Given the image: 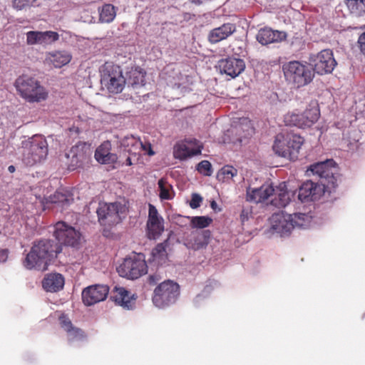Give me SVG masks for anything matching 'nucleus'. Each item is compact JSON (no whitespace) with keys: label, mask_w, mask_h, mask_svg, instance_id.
<instances>
[{"label":"nucleus","mask_w":365,"mask_h":365,"mask_svg":"<svg viewBox=\"0 0 365 365\" xmlns=\"http://www.w3.org/2000/svg\"><path fill=\"white\" fill-rule=\"evenodd\" d=\"M61 250L59 246L51 240L35 242L24 260V265L29 269L44 271Z\"/></svg>","instance_id":"f257e3e1"},{"label":"nucleus","mask_w":365,"mask_h":365,"mask_svg":"<svg viewBox=\"0 0 365 365\" xmlns=\"http://www.w3.org/2000/svg\"><path fill=\"white\" fill-rule=\"evenodd\" d=\"M19 96L29 103H39L48 97V91L35 78L23 75L14 83Z\"/></svg>","instance_id":"f03ea898"},{"label":"nucleus","mask_w":365,"mask_h":365,"mask_svg":"<svg viewBox=\"0 0 365 365\" xmlns=\"http://www.w3.org/2000/svg\"><path fill=\"white\" fill-rule=\"evenodd\" d=\"M303 142L299 135L289 132L279 133L275 138L272 149L277 155L294 160L297 158Z\"/></svg>","instance_id":"7ed1b4c3"},{"label":"nucleus","mask_w":365,"mask_h":365,"mask_svg":"<svg viewBox=\"0 0 365 365\" xmlns=\"http://www.w3.org/2000/svg\"><path fill=\"white\" fill-rule=\"evenodd\" d=\"M282 70L286 81L297 88L309 84L314 76V71L311 68L297 61L284 64Z\"/></svg>","instance_id":"20e7f679"},{"label":"nucleus","mask_w":365,"mask_h":365,"mask_svg":"<svg viewBox=\"0 0 365 365\" xmlns=\"http://www.w3.org/2000/svg\"><path fill=\"white\" fill-rule=\"evenodd\" d=\"M23 161L29 166L43 161L48 155V143L40 135H34L24 143Z\"/></svg>","instance_id":"39448f33"},{"label":"nucleus","mask_w":365,"mask_h":365,"mask_svg":"<svg viewBox=\"0 0 365 365\" xmlns=\"http://www.w3.org/2000/svg\"><path fill=\"white\" fill-rule=\"evenodd\" d=\"M118 274L128 279H136L148 272L145 255L133 252L127 256L116 269Z\"/></svg>","instance_id":"423d86ee"},{"label":"nucleus","mask_w":365,"mask_h":365,"mask_svg":"<svg viewBox=\"0 0 365 365\" xmlns=\"http://www.w3.org/2000/svg\"><path fill=\"white\" fill-rule=\"evenodd\" d=\"M101 82L110 93H120L125 86V76L122 70L118 65L106 62L100 68Z\"/></svg>","instance_id":"0eeeda50"},{"label":"nucleus","mask_w":365,"mask_h":365,"mask_svg":"<svg viewBox=\"0 0 365 365\" xmlns=\"http://www.w3.org/2000/svg\"><path fill=\"white\" fill-rule=\"evenodd\" d=\"M178 284L171 280L160 283L154 290L153 296V304L163 308L175 303L180 294Z\"/></svg>","instance_id":"6e6552de"},{"label":"nucleus","mask_w":365,"mask_h":365,"mask_svg":"<svg viewBox=\"0 0 365 365\" xmlns=\"http://www.w3.org/2000/svg\"><path fill=\"white\" fill-rule=\"evenodd\" d=\"M125 212V206L120 202H100L97 209L98 221L104 226H113L121 221L120 214Z\"/></svg>","instance_id":"1a4fd4ad"},{"label":"nucleus","mask_w":365,"mask_h":365,"mask_svg":"<svg viewBox=\"0 0 365 365\" xmlns=\"http://www.w3.org/2000/svg\"><path fill=\"white\" fill-rule=\"evenodd\" d=\"M309 61L314 73L320 75L331 73L337 64L330 49H324L317 54L310 55Z\"/></svg>","instance_id":"9d476101"},{"label":"nucleus","mask_w":365,"mask_h":365,"mask_svg":"<svg viewBox=\"0 0 365 365\" xmlns=\"http://www.w3.org/2000/svg\"><path fill=\"white\" fill-rule=\"evenodd\" d=\"M310 173L318 176L320 179L327 180V182H335L341 180L339 169L332 159L310 165L307 170V174L309 175Z\"/></svg>","instance_id":"9b49d317"},{"label":"nucleus","mask_w":365,"mask_h":365,"mask_svg":"<svg viewBox=\"0 0 365 365\" xmlns=\"http://www.w3.org/2000/svg\"><path fill=\"white\" fill-rule=\"evenodd\" d=\"M53 235L60 244L73 247L79 245L81 237L78 230L63 221L55 224Z\"/></svg>","instance_id":"f8f14e48"},{"label":"nucleus","mask_w":365,"mask_h":365,"mask_svg":"<svg viewBox=\"0 0 365 365\" xmlns=\"http://www.w3.org/2000/svg\"><path fill=\"white\" fill-rule=\"evenodd\" d=\"M76 194H78V192L75 187H64L61 186L48 197L41 199V203L43 210L51 208V205H58L63 207L73 202Z\"/></svg>","instance_id":"ddd939ff"},{"label":"nucleus","mask_w":365,"mask_h":365,"mask_svg":"<svg viewBox=\"0 0 365 365\" xmlns=\"http://www.w3.org/2000/svg\"><path fill=\"white\" fill-rule=\"evenodd\" d=\"M319 110L317 106L307 109L302 113H288L284 117L287 124L292 125L300 128L312 126L319 118Z\"/></svg>","instance_id":"4468645a"},{"label":"nucleus","mask_w":365,"mask_h":365,"mask_svg":"<svg viewBox=\"0 0 365 365\" xmlns=\"http://www.w3.org/2000/svg\"><path fill=\"white\" fill-rule=\"evenodd\" d=\"M91 153L89 145L85 143H78L73 146L66 155V158L70 160L71 169L74 170L87 163Z\"/></svg>","instance_id":"2eb2a0df"},{"label":"nucleus","mask_w":365,"mask_h":365,"mask_svg":"<svg viewBox=\"0 0 365 365\" xmlns=\"http://www.w3.org/2000/svg\"><path fill=\"white\" fill-rule=\"evenodd\" d=\"M147 235L150 240L158 238L164 230L163 219L158 214L156 207L149 204L147 221Z\"/></svg>","instance_id":"dca6fc26"},{"label":"nucleus","mask_w":365,"mask_h":365,"mask_svg":"<svg viewBox=\"0 0 365 365\" xmlns=\"http://www.w3.org/2000/svg\"><path fill=\"white\" fill-rule=\"evenodd\" d=\"M109 287L106 285L95 284L85 288L82 292V300L86 306H91L105 300Z\"/></svg>","instance_id":"f3484780"},{"label":"nucleus","mask_w":365,"mask_h":365,"mask_svg":"<svg viewBox=\"0 0 365 365\" xmlns=\"http://www.w3.org/2000/svg\"><path fill=\"white\" fill-rule=\"evenodd\" d=\"M325 184H302L298 190V199L302 202L318 200L324 192Z\"/></svg>","instance_id":"a211bd4d"},{"label":"nucleus","mask_w":365,"mask_h":365,"mask_svg":"<svg viewBox=\"0 0 365 365\" xmlns=\"http://www.w3.org/2000/svg\"><path fill=\"white\" fill-rule=\"evenodd\" d=\"M220 73L234 78L239 76L245 68V63L242 59L227 58L218 62Z\"/></svg>","instance_id":"6ab92c4d"},{"label":"nucleus","mask_w":365,"mask_h":365,"mask_svg":"<svg viewBox=\"0 0 365 365\" xmlns=\"http://www.w3.org/2000/svg\"><path fill=\"white\" fill-rule=\"evenodd\" d=\"M59 35L52 31H34L26 33V42L29 45L34 44H51L58 41Z\"/></svg>","instance_id":"aec40b11"},{"label":"nucleus","mask_w":365,"mask_h":365,"mask_svg":"<svg viewBox=\"0 0 365 365\" xmlns=\"http://www.w3.org/2000/svg\"><path fill=\"white\" fill-rule=\"evenodd\" d=\"M110 150V143L109 141L103 142L96 150L94 155L96 160L101 164L114 167L113 165L118 161V156L115 153H111Z\"/></svg>","instance_id":"412c9836"},{"label":"nucleus","mask_w":365,"mask_h":365,"mask_svg":"<svg viewBox=\"0 0 365 365\" xmlns=\"http://www.w3.org/2000/svg\"><path fill=\"white\" fill-rule=\"evenodd\" d=\"M274 194L272 184H262L259 188L247 190V200L255 203L262 202Z\"/></svg>","instance_id":"4be33fe9"},{"label":"nucleus","mask_w":365,"mask_h":365,"mask_svg":"<svg viewBox=\"0 0 365 365\" xmlns=\"http://www.w3.org/2000/svg\"><path fill=\"white\" fill-rule=\"evenodd\" d=\"M287 35L284 32L272 30L269 28L260 29L258 31L256 38L262 45H267L277 43L285 39Z\"/></svg>","instance_id":"5701e85b"},{"label":"nucleus","mask_w":365,"mask_h":365,"mask_svg":"<svg viewBox=\"0 0 365 365\" xmlns=\"http://www.w3.org/2000/svg\"><path fill=\"white\" fill-rule=\"evenodd\" d=\"M272 220L273 222V229L282 235L290 233L294 227L292 221V216L289 214L283 212L274 214L272 217Z\"/></svg>","instance_id":"b1692460"},{"label":"nucleus","mask_w":365,"mask_h":365,"mask_svg":"<svg viewBox=\"0 0 365 365\" xmlns=\"http://www.w3.org/2000/svg\"><path fill=\"white\" fill-rule=\"evenodd\" d=\"M210 237L211 232L207 230L193 232L190 237L187 239L186 246L194 250H200L209 244Z\"/></svg>","instance_id":"393cba45"},{"label":"nucleus","mask_w":365,"mask_h":365,"mask_svg":"<svg viewBox=\"0 0 365 365\" xmlns=\"http://www.w3.org/2000/svg\"><path fill=\"white\" fill-rule=\"evenodd\" d=\"M72 58L71 53L66 51H54L46 53L44 63L55 68H61L68 64Z\"/></svg>","instance_id":"a878e982"},{"label":"nucleus","mask_w":365,"mask_h":365,"mask_svg":"<svg viewBox=\"0 0 365 365\" xmlns=\"http://www.w3.org/2000/svg\"><path fill=\"white\" fill-rule=\"evenodd\" d=\"M236 31V26L233 24H224L220 27L212 29L208 36L210 42L216 43L227 38Z\"/></svg>","instance_id":"bb28decb"},{"label":"nucleus","mask_w":365,"mask_h":365,"mask_svg":"<svg viewBox=\"0 0 365 365\" xmlns=\"http://www.w3.org/2000/svg\"><path fill=\"white\" fill-rule=\"evenodd\" d=\"M111 297L116 304L128 309L132 307L135 300L134 295L124 287H115Z\"/></svg>","instance_id":"cd10ccee"},{"label":"nucleus","mask_w":365,"mask_h":365,"mask_svg":"<svg viewBox=\"0 0 365 365\" xmlns=\"http://www.w3.org/2000/svg\"><path fill=\"white\" fill-rule=\"evenodd\" d=\"M64 285V278L58 273L49 274L46 275L43 282V288L51 292H56L63 289Z\"/></svg>","instance_id":"c85d7f7f"},{"label":"nucleus","mask_w":365,"mask_h":365,"mask_svg":"<svg viewBox=\"0 0 365 365\" xmlns=\"http://www.w3.org/2000/svg\"><path fill=\"white\" fill-rule=\"evenodd\" d=\"M145 73L140 68H131L125 76V85L133 88H138L145 85Z\"/></svg>","instance_id":"c756f323"},{"label":"nucleus","mask_w":365,"mask_h":365,"mask_svg":"<svg viewBox=\"0 0 365 365\" xmlns=\"http://www.w3.org/2000/svg\"><path fill=\"white\" fill-rule=\"evenodd\" d=\"M194 143L197 147L195 148H190V145L187 144H178L174 147L173 155L175 158L185 159L187 157L198 155L201 153V146L198 145L197 140H195Z\"/></svg>","instance_id":"7c9ffc66"},{"label":"nucleus","mask_w":365,"mask_h":365,"mask_svg":"<svg viewBox=\"0 0 365 365\" xmlns=\"http://www.w3.org/2000/svg\"><path fill=\"white\" fill-rule=\"evenodd\" d=\"M121 146L130 154L139 153V148L142 146V141L133 135L125 136L121 140Z\"/></svg>","instance_id":"2f4dec72"},{"label":"nucleus","mask_w":365,"mask_h":365,"mask_svg":"<svg viewBox=\"0 0 365 365\" xmlns=\"http://www.w3.org/2000/svg\"><path fill=\"white\" fill-rule=\"evenodd\" d=\"M237 177V170L232 165H226L223 166L217 173V179L220 182H226L229 181H235Z\"/></svg>","instance_id":"473e14b6"},{"label":"nucleus","mask_w":365,"mask_h":365,"mask_svg":"<svg viewBox=\"0 0 365 365\" xmlns=\"http://www.w3.org/2000/svg\"><path fill=\"white\" fill-rule=\"evenodd\" d=\"M292 218L294 227H305L309 225L312 215L309 213L295 212L289 214Z\"/></svg>","instance_id":"72a5a7b5"},{"label":"nucleus","mask_w":365,"mask_h":365,"mask_svg":"<svg viewBox=\"0 0 365 365\" xmlns=\"http://www.w3.org/2000/svg\"><path fill=\"white\" fill-rule=\"evenodd\" d=\"M100 20L104 23L111 22L115 17V7L111 4H105L99 9Z\"/></svg>","instance_id":"f704fd0d"},{"label":"nucleus","mask_w":365,"mask_h":365,"mask_svg":"<svg viewBox=\"0 0 365 365\" xmlns=\"http://www.w3.org/2000/svg\"><path fill=\"white\" fill-rule=\"evenodd\" d=\"M168 245V240L158 244L152 250V256L154 260H164L167 257V247Z\"/></svg>","instance_id":"c9c22d12"},{"label":"nucleus","mask_w":365,"mask_h":365,"mask_svg":"<svg viewBox=\"0 0 365 365\" xmlns=\"http://www.w3.org/2000/svg\"><path fill=\"white\" fill-rule=\"evenodd\" d=\"M212 222V219L207 216L192 217L190 225L193 228L203 229L208 227Z\"/></svg>","instance_id":"e433bc0d"},{"label":"nucleus","mask_w":365,"mask_h":365,"mask_svg":"<svg viewBox=\"0 0 365 365\" xmlns=\"http://www.w3.org/2000/svg\"><path fill=\"white\" fill-rule=\"evenodd\" d=\"M289 193L282 189L277 196L272 200V203L278 207H284L289 203Z\"/></svg>","instance_id":"4c0bfd02"},{"label":"nucleus","mask_w":365,"mask_h":365,"mask_svg":"<svg viewBox=\"0 0 365 365\" xmlns=\"http://www.w3.org/2000/svg\"><path fill=\"white\" fill-rule=\"evenodd\" d=\"M344 3L351 14L356 16L364 14L361 0H344Z\"/></svg>","instance_id":"58836bf2"},{"label":"nucleus","mask_w":365,"mask_h":365,"mask_svg":"<svg viewBox=\"0 0 365 365\" xmlns=\"http://www.w3.org/2000/svg\"><path fill=\"white\" fill-rule=\"evenodd\" d=\"M68 341H78L85 338L84 331L75 326L69 331H66Z\"/></svg>","instance_id":"ea45409f"},{"label":"nucleus","mask_w":365,"mask_h":365,"mask_svg":"<svg viewBox=\"0 0 365 365\" xmlns=\"http://www.w3.org/2000/svg\"><path fill=\"white\" fill-rule=\"evenodd\" d=\"M37 4L38 0H12V6L16 10H22Z\"/></svg>","instance_id":"a19ab883"},{"label":"nucleus","mask_w":365,"mask_h":365,"mask_svg":"<svg viewBox=\"0 0 365 365\" xmlns=\"http://www.w3.org/2000/svg\"><path fill=\"white\" fill-rule=\"evenodd\" d=\"M159 185V197L162 200H170L173 195L170 192L172 189L170 184H158Z\"/></svg>","instance_id":"79ce46f5"},{"label":"nucleus","mask_w":365,"mask_h":365,"mask_svg":"<svg viewBox=\"0 0 365 365\" xmlns=\"http://www.w3.org/2000/svg\"><path fill=\"white\" fill-rule=\"evenodd\" d=\"M197 170L201 174L206 176H210L212 174V165L207 160H202L197 164Z\"/></svg>","instance_id":"37998d69"},{"label":"nucleus","mask_w":365,"mask_h":365,"mask_svg":"<svg viewBox=\"0 0 365 365\" xmlns=\"http://www.w3.org/2000/svg\"><path fill=\"white\" fill-rule=\"evenodd\" d=\"M58 321L61 327L66 332L69 331L73 327V324L68 317L65 314H61L58 317Z\"/></svg>","instance_id":"c03bdc74"},{"label":"nucleus","mask_w":365,"mask_h":365,"mask_svg":"<svg viewBox=\"0 0 365 365\" xmlns=\"http://www.w3.org/2000/svg\"><path fill=\"white\" fill-rule=\"evenodd\" d=\"M202 202V197L197 193H193L190 202V206L192 209H196L200 206Z\"/></svg>","instance_id":"a18cd8bd"},{"label":"nucleus","mask_w":365,"mask_h":365,"mask_svg":"<svg viewBox=\"0 0 365 365\" xmlns=\"http://www.w3.org/2000/svg\"><path fill=\"white\" fill-rule=\"evenodd\" d=\"M143 150L145 153H147L149 155H153L154 152L152 150L151 144L147 142H142V146L139 148V153Z\"/></svg>","instance_id":"49530a36"},{"label":"nucleus","mask_w":365,"mask_h":365,"mask_svg":"<svg viewBox=\"0 0 365 365\" xmlns=\"http://www.w3.org/2000/svg\"><path fill=\"white\" fill-rule=\"evenodd\" d=\"M358 43L361 51L365 53V31L359 36Z\"/></svg>","instance_id":"de8ad7c7"},{"label":"nucleus","mask_w":365,"mask_h":365,"mask_svg":"<svg viewBox=\"0 0 365 365\" xmlns=\"http://www.w3.org/2000/svg\"><path fill=\"white\" fill-rule=\"evenodd\" d=\"M8 257V251L5 249H0V262H5Z\"/></svg>","instance_id":"09e8293b"},{"label":"nucleus","mask_w":365,"mask_h":365,"mask_svg":"<svg viewBox=\"0 0 365 365\" xmlns=\"http://www.w3.org/2000/svg\"><path fill=\"white\" fill-rule=\"evenodd\" d=\"M150 284H154L155 283V277L154 276L150 275L148 278Z\"/></svg>","instance_id":"8fccbe9b"},{"label":"nucleus","mask_w":365,"mask_h":365,"mask_svg":"<svg viewBox=\"0 0 365 365\" xmlns=\"http://www.w3.org/2000/svg\"><path fill=\"white\" fill-rule=\"evenodd\" d=\"M15 167L14 165H10L9 166L8 168V170L10 172V173H14L15 171Z\"/></svg>","instance_id":"3c124183"},{"label":"nucleus","mask_w":365,"mask_h":365,"mask_svg":"<svg viewBox=\"0 0 365 365\" xmlns=\"http://www.w3.org/2000/svg\"><path fill=\"white\" fill-rule=\"evenodd\" d=\"M361 1L364 14H365V0H361Z\"/></svg>","instance_id":"603ef678"},{"label":"nucleus","mask_w":365,"mask_h":365,"mask_svg":"<svg viewBox=\"0 0 365 365\" xmlns=\"http://www.w3.org/2000/svg\"><path fill=\"white\" fill-rule=\"evenodd\" d=\"M126 165H132L130 158H128L126 159Z\"/></svg>","instance_id":"864d4df0"},{"label":"nucleus","mask_w":365,"mask_h":365,"mask_svg":"<svg viewBox=\"0 0 365 365\" xmlns=\"http://www.w3.org/2000/svg\"><path fill=\"white\" fill-rule=\"evenodd\" d=\"M217 205L216 202L215 201H212L211 203V207L212 208H215V207Z\"/></svg>","instance_id":"5fc2aeb1"},{"label":"nucleus","mask_w":365,"mask_h":365,"mask_svg":"<svg viewBox=\"0 0 365 365\" xmlns=\"http://www.w3.org/2000/svg\"><path fill=\"white\" fill-rule=\"evenodd\" d=\"M158 182H159V183L164 182V181H163V178H160V179L158 180Z\"/></svg>","instance_id":"6e6d98bb"},{"label":"nucleus","mask_w":365,"mask_h":365,"mask_svg":"<svg viewBox=\"0 0 365 365\" xmlns=\"http://www.w3.org/2000/svg\"><path fill=\"white\" fill-rule=\"evenodd\" d=\"M306 182L309 183V182H312V181L311 180H307Z\"/></svg>","instance_id":"4d7b16f0"}]
</instances>
